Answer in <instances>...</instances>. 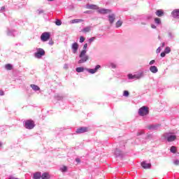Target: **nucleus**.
I'll list each match as a JSON object with an SVG mask.
<instances>
[{"label": "nucleus", "mask_w": 179, "mask_h": 179, "mask_svg": "<svg viewBox=\"0 0 179 179\" xmlns=\"http://www.w3.org/2000/svg\"><path fill=\"white\" fill-rule=\"evenodd\" d=\"M163 136L168 142H174L177 139V135L174 132H166Z\"/></svg>", "instance_id": "obj_1"}, {"label": "nucleus", "mask_w": 179, "mask_h": 179, "mask_svg": "<svg viewBox=\"0 0 179 179\" xmlns=\"http://www.w3.org/2000/svg\"><path fill=\"white\" fill-rule=\"evenodd\" d=\"M150 71L152 73H157L159 72V69L156 66H151L150 67Z\"/></svg>", "instance_id": "obj_17"}, {"label": "nucleus", "mask_w": 179, "mask_h": 179, "mask_svg": "<svg viewBox=\"0 0 179 179\" xmlns=\"http://www.w3.org/2000/svg\"><path fill=\"white\" fill-rule=\"evenodd\" d=\"M160 51H162V48H161V47H159V48L157 49V50H156L157 54L160 53Z\"/></svg>", "instance_id": "obj_45"}, {"label": "nucleus", "mask_w": 179, "mask_h": 179, "mask_svg": "<svg viewBox=\"0 0 179 179\" xmlns=\"http://www.w3.org/2000/svg\"><path fill=\"white\" fill-rule=\"evenodd\" d=\"M78 1H82V0H78Z\"/></svg>", "instance_id": "obj_62"}, {"label": "nucleus", "mask_w": 179, "mask_h": 179, "mask_svg": "<svg viewBox=\"0 0 179 179\" xmlns=\"http://www.w3.org/2000/svg\"><path fill=\"white\" fill-rule=\"evenodd\" d=\"M99 13L101 15H106L107 13H111V10L107 8H98Z\"/></svg>", "instance_id": "obj_10"}, {"label": "nucleus", "mask_w": 179, "mask_h": 179, "mask_svg": "<svg viewBox=\"0 0 179 179\" xmlns=\"http://www.w3.org/2000/svg\"><path fill=\"white\" fill-rule=\"evenodd\" d=\"M94 40H96V37H92L88 40V43L89 44H92V43H93V41H94Z\"/></svg>", "instance_id": "obj_38"}, {"label": "nucleus", "mask_w": 179, "mask_h": 179, "mask_svg": "<svg viewBox=\"0 0 179 179\" xmlns=\"http://www.w3.org/2000/svg\"><path fill=\"white\" fill-rule=\"evenodd\" d=\"M170 151L171 152V153H176V152H177V148H176V146H171Z\"/></svg>", "instance_id": "obj_32"}, {"label": "nucleus", "mask_w": 179, "mask_h": 179, "mask_svg": "<svg viewBox=\"0 0 179 179\" xmlns=\"http://www.w3.org/2000/svg\"><path fill=\"white\" fill-rule=\"evenodd\" d=\"M44 10L43 9H38L36 13H38V15H43V13H44Z\"/></svg>", "instance_id": "obj_36"}, {"label": "nucleus", "mask_w": 179, "mask_h": 179, "mask_svg": "<svg viewBox=\"0 0 179 179\" xmlns=\"http://www.w3.org/2000/svg\"><path fill=\"white\" fill-rule=\"evenodd\" d=\"M155 62H156L155 60H151L149 63V65H153V64H155Z\"/></svg>", "instance_id": "obj_49"}, {"label": "nucleus", "mask_w": 179, "mask_h": 179, "mask_svg": "<svg viewBox=\"0 0 179 179\" xmlns=\"http://www.w3.org/2000/svg\"><path fill=\"white\" fill-rule=\"evenodd\" d=\"M34 179H40L41 178V172H36L34 173Z\"/></svg>", "instance_id": "obj_21"}, {"label": "nucleus", "mask_w": 179, "mask_h": 179, "mask_svg": "<svg viewBox=\"0 0 179 179\" xmlns=\"http://www.w3.org/2000/svg\"><path fill=\"white\" fill-rule=\"evenodd\" d=\"M55 99H56V100L59 101V100H62V99H64V97H62V96H61L59 94H57V95H55Z\"/></svg>", "instance_id": "obj_34"}, {"label": "nucleus", "mask_w": 179, "mask_h": 179, "mask_svg": "<svg viewBox=\"0 0 179 179\" xmlns=\"http://www.w3.org/2000/svg\"><path fill=\"white\" fill-rule=\"evenodd\" d=\"M1 146H2V143L0 142V148H1Z\"/></svg>", "instance_id": "obj_58"}, {"label": "nucleus", "mask_w": 179, "mask_h": 179, "mask_svg": "<svg viewBox=\"0 0 179 179\" xmlns=\"http://www.w3.org/2000/svg\"><path fill=\"white\" fill-rule=\"evenodd\" d=\"M122 26V22L120 20H118L116 22V27L118 28V27H121Z\"/></svg>", "instance_id": "obj_33"}, {"label": "nucleus", "mask_w": 179, "mask_h": 179, "mask_svg": "<svg viewBox=\"0 0 179 179\" xmlns=\"http://www.w3.org/2000/svg\"><path fill=\"white\" fill-rule=\"evenodd\" d=\"M5 68H6V69L7 71H12L13 66H12V64H6Z\"/></svg>", "instance_id": "obj_27"}, {"label": "nucleus", "mask_w": 179, "mask_h": 179, "mask_svg": "<svg viewBox=\"0 0 179 179\" xmlns=\"http://www.w3.org/2000/svg\"><path fill=\"white\" fill-rule=\"evenodd\" d=\"M101 68V66L100 65H96L94 69H85V70L87 72H89V73L93 75L96 73V72H97Z\"/></svg>", "instance_id": "obj_7"}, {"label": "nucleus", "mask_w": 179, "mask_h": 179, "mask_svg": "<svg viewBox=\"0 0 179 179\" xmlns=\"http://www.w3.org/2000/svg\"><path fill=\"white\" fill-rule=\"evenodd\" d=\"M61 171H62V173H65L66 172V170H68V168L66 166H63L60 169Z\"/></svg>", "instance_id": "obj_40"}, {"label": "nucleus", "mask_w": 179, "mask_h": 179, "mask_svg": "<svg viewBox=\"0 0 179 179\" xmlns=\"http://www.w3.org/2000/svg\"><path fill=\"white\" fill-rule=\"evenodd\" d=\"M76 162L77 163H80V159L76 158Z\"/></svg>", "instance_id": "obj_51"}, {"label": "nucleus", "mask_w": 179, "mask_h": 179, "mask_svg": "<svg viewBox=\"0 0 179 179\" xmlns=\"http://www.w3.org/2000/svg\"><path fill=\"white\" fill-rule=\"evenodd\" d=\"M115 155L116 157H120V156H122V152H121V150H120L118 148H116L115 151Z\"/></svg>", "instance_id": "obj_23"}, {"label": "nucleus", "mask_w": 179, "mask_h": 179, "mask_svg": "<svg viewBox=\"0 0 179 179\" xmlns=\"http://www.w3.org/2000/svg\"><path fill=\"white\" fill-rule=\"evenodd\" d=\"M0 96H5V92L2 90H0Z\"/></svg>", "instance_id": "obj_47"}, {"label": "nucleus", "mask_w": 179, "mask_h": 179, "mask_svg": "<svg viewBox=\"0 0 179 179\" xmlns=\"http://www.w3.org/2000/svg\"><path fill=\"white\" fill-rule=\"evenodd\" d=\"M171 15L173 19H179V8L174 9Z\"/></svg>", "instance_id": "obj_9"}, {"label": "nucleus", "mask_w": 179, "mask_h": 179, "mask_svg": "<svg viewBox=\"0 0 179 179\" xmlns=\"http://www.w3.org/2000/svg\"><path fill=\"white\" fill-rule=\"evenodd\" d=\"M155 15L156 16H158V17H162V16H164V10L162 9L157 10Z\"/></svg>", "instance_id": "obj_14"}, {"label": "nucleus", "mask_w": 179, "mask_h": 179, "mask_svg": "<svg viewBox=\"0 0 179 179\" xmlns=\"http://www.w3.org/2000/svg\"><path fill=\"white\" fill-rule=\"evenodd\" d=\"M76 72H78V73H80V72H83V71H85V68L83 67H77L76 69Z\"/></svg>", "instance_id": "obj_28"}, {"label": "nucleus", "mask_w": 179, "mask_h": 179, "mask_svg": "<svg viewBox=\"0 0 179 179\" xmlns=\"http://www.w3.org/2000/svg\"><path fill=\"white\" fill-rule=\"evenodd\" d=\"M49 45H54V41L52 40L50 41L48 43Z\"/></svg>", "instance_id": "obj_48"}, {"label": "nucleus", "mask_w": 179, "mask_h": 179, "mask_svg": "<svg viewBox=\"0 0 179 179\" xmlns=\"http://www.w3.org/2000/svg\"><path fill=\"white\" fill-rule=\"evenodd\" d=\"M87 50H82L79 55L80 60L78 61V64H85L89 60V57L86 53Z\"/></svg>", "instance_id": "obj_2"}, {"label": "nucleus", "mask_w": 179, "mask_h": 179, "mask_svg": "<svg viewBox=\"0 0 179 179\" xmlns=\"http://www.w3.org/2000/svg\"><path fill=\"white\" fill-rule=\"evenodd\" d=\"M44 55H45V51L43 48H38L36 52L34 54L35 58H38V59H40Z\"/></svg>", "instance_id": "obj_5"}, {"label": "nucleus", "mask_w": 179, "mask_h": 179, "mask_svg": "<svg viewBox=\"0 0 179 179\" xmlns=\"http://www.w3.org/2000/svg\"><path fill=\"white\" fill-rule=\"evenodd\" d=\"M159 40H160V36H158Z\"/></svg>", "instance_id": "obj_61"}, {"label": "nucleus", "mask_w": 179, "mask_h": 179, "mask_svg": "<svg viewBox=\"0 0 179 179\" xmlns=\"http://www.w3.org/2000/svg\"><path fill=\"white\" fill-rule=\"evenodd\" d=\"M164 45H166V43H162V47H164Z\"/></svg>", "instance_id": "obj_56"}, {"label": "nucleus", "mask_w": 179, "mask_h": 179, "mask_svg": "<svg viewBox=\"0 0 179 179\" xmlns=\"http://www.w3.org/2000/svg\"><path fill=\"white\" fill-rule=\"evenodd\" d=\"M149 114V108L147 106H142L138 110V115H141V117H145V115H148Z\"/></svg>", "instance_id": "obj_3"}, {"label": "nucleus", "mask_w": 179, "mask_h": 179, "mask_svg": "<svg viewBox=\"0 0 179 179\" xmlns=\"http://www.w3.org/2000/svg\"><path fill=\"white\" fill-rule=\"evenodd\" d=\"M166 52H162V53H161V57H162V58H164V57H166Z\"/></svg>", "instance_id": "obj_46"}, {"label": "nucleus", "mask_w": 179, "mask_h": 179, "mask_svg": "<svg viewBox=\"0 0 179 179\" xmlns=\"http://www.w3.org/2000/svg\"><path fill=\"white\" fill-rule=\"evenodd\" d=\"M146 19H147V20H150V19H152V16H148V17H146Z\"/></svg>", "instance_id": "obj_53"}, {"label": "nucleus", "mask_w": 179, "mask_h": 179, "mask_svg": "<svg viewBox=\"0 0 179 179\" xmlns=\"http://www.w3.org/2000/svg\"><path fill=\"white\" fill-rule=\"evenodd\" d=\"M134 76L136 78V80H138L145 76V72H143V71H140L137 73L134 74Z\"/></svg>", "instance_id": "obj_12"}, {"label": "nucleus", "mask_w": 179, "mask_h": 179, "mask_svg": "<svg viewBox=\"0 0 179 179\" xmlns=\"http://www.w3.org/2000/svg\"><path fill=\"white\" fill-rule=\"evenodd\" d=\"M155 23L156 24H162V20H160V18H155Z\"/></svg>", "instance_id": "obj_29"}, {"label": "nucleus", "mask_w": 179, "mask_h": 179, "mask_svg": "<svg viewBox=\"0 0 179 179\" xmlns=\"http://www.w3.org/2000/svg\"><path fill=\"white\" fill-rule=\"evenodd\" d=\"M140 135H143V131L140 130L137 133V136H140Z\"/></svg>", "instance_id": "obj_41"}, {"label": "nucleus", "mask_w": 179, "mask_h": 179, "mask_svg": "<svg viewBox=\"0 0 179 179\" xmlns=\"http://www.w3.org/2000/svg\"><path fill=\"white\" fill-rule=\"evenodd\" d=\"M108 21L110 24H113L114 23V20H115V14H110L108 15Z\"/></svg>", "instance_id": "obj_15"}, {"label": "nucleus", "mask_w": 179, "mask_h": 179, "mask_svg": "<svg viewBox=\"0 0 179 179\" xmlns=\"http://www.w3.org/2000/svg\"><path fill=\"white\" fill-rule=\"evenodd\" d=\"M24 127H25L27 129H33L36 125L34 124V122L33 120H29L24 122Z\"/></svg>", "instance_id": "obj_4"}, {"label": "nucleus", "mask_w": 179, "mask_h": 179, "mask_svg": "<svg viewBox=\"0 0 179 179\" xmlns=\"http://www.w3.org/2000/svg\"><path fill=\"white\" fill-rule=\"evenodd\" d=\"M41 179H50L51 178V176H50V174L47 172H44L43 173H41Z\"/></svg>", "instance_id": "obj_18"}, {"label": "nucleus", "mask_w": 179, "mask_h": 179, "mask_svg": "<svg viewBox=\"0 0 179 179\" xmlns=\"http://www.w3.org/2000/svg\"><path fill=\"white\" fill-rule=\"evenodd\" d=\"M168 37H169V40H173V38H174V35L173 33L169 31V32H168Z\"/></svg>", "instance_id": "obj_30"}, {"label": "nucleus", "mask_w": 179, "mask_h": 179, "mask_svg": "<svg viewBox=\"0 0 179 179\" xmlns=\"http://www.w3.org/2000/svg\"><path fill=\"white\" fill-rule=\"evenodd\" d=\"M151 27H152V29H156L157 27L155 24H152Z\"/></svg>", "instance_id": "obj_52"}, {"label": "nucleus", "mask_w": 179, "mask_h": 179, "mask_svg": "<svg viewBox=\"0 0 179 179\" xmlns=\"http://www.w3.org/2000/svg\"><path fill=\"white\" fill-rule=\"evenodd\" d=\"M160 128V124H151L148 126V129L150 131H157Z\"/></svg>", "instance_id": "obj_13"}, {"label": "nucleus", "mask_w": 179, "mask_h": 179, "mask_svg": "<svg viewBox=\"0 0 179 179\" xmlns=\"http://www.w3.org/2000/svg\"><path fill=\"white\" fill-rule=\"evenodd\" d=\"M6 8L5 6H2L0 9V12H3V10H5Z\"/></svg>", "instance_id": "obj_50"}, {"label": "nucleus", "mask_w": 179, "mask_h": 179, "mask_svg": "<svg viewBox=\"0 0 179 179\" xmlns=\"http://www.w3.org/2000/svg\"><path fill=\"white\" fill-rule=\"evenodd\" d=\"M173 164H175V166H178L179 160L178 159H176L175 161H173Z\"/></svg>", "instance_id": "obj_43"}, {"label": "nucleus", "mask_w": 179, "mask_h": 179, "mask_svg": "<svg viewBox=\"0 0 179 179\" xmlns=\"http://www.w3.org/2000/svg\"><path fill=\"white\" fill-rule=\"evenodd\" d=\"M141 166H142L143 169H150V167H152V164H148V163H146V162H143L141 163Z\"/></svg>", "instance_id": "obj_19"}, {"label": "nucleus", "mask_w": 179, "mask_h": 179, "mask_svg": "<svg viewBox=\"0 0 179 179\" xmlns=\"http://www.w3.org/2000/svg\"><path fill=\"white\" fill-rule=\"evenodd\" d=\"M86 8L87 9H99V7L94 4H87Z\"/></svg>", "instance_id": "obj_20"}, {"label": "nucleus", "mask_w": 179, "mask_h": 179, "mask_svg": "<svg viewBox=\"0 0 179 179\" xmlns=\"http://www.w3.org/2000/svg\"><path fill=\"white\" fill-rule=\"evenodd\" d=\"M89 131V128L86 127H79L76 129V133L77 134H85V132H87Z\"/></svg>", "instance_id": "obj_8"}, {"label": "nucleus", "mask_w": 179, "mask_h": 179, "mask_svg": "<svg viewBox=\"0 0 179 179\" xmlns=\"http://www.w3.org/2000/svg\"><path fill=\"white\" fill-rule=\"evenodd\" d=\"M71 50H73V54H76L78 52V50H79V45L78 43L75 42L72 44Z\"/></svg>", "instance_id": "obj_11"}, {"label": "nucleus", "mask_w": 179, "mask_h": 179, "mask_svg": "<svg viewBox=\"0 0 179 179\" xmlns=\"http://www.w3.org/2000/svg\"><path fill=\"white\" fill-rule=\"evenodd\" d=\"M83 48V51H86V50L87 49V43H85Z\"/></svg>", "instance_id": "obj_42"}, {"label": "nucleus", "mask_w": 179, "mask_h": 179, "mask_svg": "<svg viewBox=\"0 0 179 179\" xmlns=\"http://www.w3.org/2000/svg\"><path fill=\"white\" fill-rule=\"evenodd\" d=\"M110 66H111L113 69H115V68H117V64H115V63L111 62L110 63Z\"/></svg>", "instance_id": "obj_39"}, {"label": "nucleus", "mask_w": 179, "mask_h": 179, "mask_svg": "<svg viewBox=\"0 0 179 179\" xmlns=\"http://www.w3.org/2000/svg\"><path fill=\"white\" fill-rule=\"evenodd\" d=\"M123 96H124V97H128V96H129V92H128V91H127V90H124V91L123 92Z\"/></svg>", "instance_id": "obj_35"}, {"label": "nucleus", "mask_w": 179, "mask_h": 179, "mask_svg": "<svg viewBox=\"0 0 179 179\" xmlns=\"http://www.w3.org/2000/svg\"><path fill=\"white\" fill-rule=\"evenodd\" d=\"M55 24H56V26H61V24H62V22H61L60 20H57L55 21Z\"/></svg>", "instance_id": "obj_37"}, {"label": "nucleus", "mask_w": 179, "mask_h": 179, "mask_svg": "<svg viewBox=\"0 0 179 179\" xmlns=\"http://www.w3.org/2000/svg\"><path fill=\"white\" fill-rule=\"evenodd\" d=\"M141 24H145V23H143V22H141Z\"/></svg>", "instance_id": "obj_60"}, {"label": "nucleus", "mask_w": 179, "mask_h": 179, "mask_svg": "<svg viewBox=\"0 0 179 179\" xmlns=\"http://www.w3.org/2000/svg\"><path fill=\"white\" fill-rule=\"evenodd\" d=\"M51 35L50 34V32H43L41 36V40L43 42L48 41Z\"/></svg>", "instance_id": "obj_6"}, {"label": "nucleus", "mask_w": 179, "mask_h": 179, "mask_svg": "<svg viewBox=\"0 0 179 179\" xmlns=\"http://www.w3.org/2000/svg\"><path fill=\"white\" fill-rule=\"evenodd\" d=\"M48 1H49L50 2H52V1H54V0H48Z\"/></svg>", "instance_id": "obj_59"}, {"label": "nucleus", "mask_w": 179, "mask_h": 179, "mask_svg": "<svg viewBox=\"0 0 179 179\" xmlns=\"http://www.w3.org/2000/svg\"><path fill=\"white\" fill-rule=\"evenodd\" d=\"M10 179H19V178H15V177H10Z\"/></svg>", "instance_id": "obj_55"}, {"label": "nucleus", "mask_w": 179, "mask_h": 179, "mask_svg": "<svg viewBox=\"0 0 179 179\" xmlns=\"http://www.w3.org/2000/svg\"><path fill=\"white\" fill-rule=\"evenodd\" d=\"M91 13L90 10H87V11L84 12V13Z\"/></svg>", "instance_id": "obj_54"}, {"label": "nucleus", "mask_w": 179, "mask_h": 179, "mask_svg": "<svg viewBox=\"0 0 179 179\" xmlns=\"http://www.w3.org/2000/svg\"><path fill=\"white\" fill-rule=\"evenodd\" d=\"M90 30H92V27H86L83 29V31L84 33H89V31H90Z\"/></svg>", "instance_id": "obj_25"}, {"label": "nucleus", "mask_w": 179, "mask_h": 179, "mask_svg": "<svg viewBox=\"0 0 179 179\" xmlns=\"http://www.w3.org/2000/svg\"><path fill=\"white\" fill-rule=\"evenodd\" d=\"M64 68H68V65L66 64V65L64 66Z\"/></svg>", "instance_id": "obj_57"}, {"label": "nucleus", "mask_w": 179, "mask_h": 179, "mask_svg": "<svg viewBox=\"0 0 179 179\" xmlns=\"http://www.w3.org/2000/svg\"><path fill=\"white\" fill-rule=\"evenodd\" d=\"M127 78H128V79H129V80H134V79L136 80L135 74L133 75L132 73H129V74L127 75Z\"/></svg>", "instance_id": "obj_26"}, {"label": "nucleus", "mask_w": 179, "mask_h": 179, "mask_svg": "<svg viewBox=\"0 0 179 179\" xmlns=\"http://www.w3.org/2000/svg\"><path fill=\"white\" fill-rule=\"evenodd\" d=\"M164 52L166 54H170V52H171V48H170V47H166L164 50Z\"/></svg>", "instance_id": "obj_31"}, {"label": "nucleus", "mask_w": 179, "mask_h": 179, "mask_svg": "<svg viewBox=\"0 0 179 179\" xmlns=\"http://www.w3.org/2000/svg\"><path fill=\"white\" fill-rule=\"evenodd\" d=\"M85 41V37L80 36V43H84Z\"/></svg>", "instance_id": "obj_44"}, {"label": "nucleus", "mask_w": 179, "mask_h": 179, "mask_svg": "<svg viewBox=\"0 0 179 179\" xmlns=\"http://www.w3.org/2000/svg\"><path fill=\"white\" fill-rule=\"evenodd\" d=\"M7 36H16V31L13 29H8L7 30Z\"/></svg>", "instance_id": "obj_16"}, {"label": "nucleus", "mask_w": 179, "mask_h": 179, "mask_svg": "<svg viewBox=\"0 0 179 179\" xmlns=\"http://www.w3.org/2000/svg\"><path fill=\"white\" fill-rule=\"evenodd\" d=\"M30 87H31L32 90H34V92H38L40 90V87H38L36 85L31 84Z\"/></svg>", "instance_id": "obj_22"}, {"label": "nucleus", "mask_w": 179, "mask_h": 179, "mask_svg": "<svg viewBox=\"0 0 179 179\" xmlns=\"http://www.w3.org/2000/svg\"><path fill=\"white\" fill-rule=\"evenodd\" d=\"M81 22H83V19H74L71 21V23L75 24V23H80Z\"/></svg>", "instance_id": "obj_24"}]
</instances>
